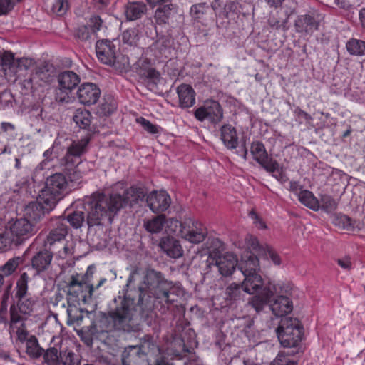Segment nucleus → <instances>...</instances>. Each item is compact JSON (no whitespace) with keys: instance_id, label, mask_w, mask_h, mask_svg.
I'll list each match as a JSON object with an SVG mask.
<instances>
[{"instance_id":"nucleus-1","label":"nucleus","mask_w":365,"mask_h":365,"mask_svg":"<svg viewBox=\"0 0 365 365\" xmlns=\"http://www.w3.org/2000/svg\"><path fill=\"white\" fill-rule=\"evenodd\" d=\"M90 139L87 137L71 140L66 153L58 158L56 167L59 172L47 178L41 195L46 197L50 205H56L63 198L68 187V180L78 181L87 172L88 162L83 155L88 151Z\"/></svg>"},{"instance_id":"nucleus-2","label":"nucleus","mask_w":365,"mask_h":365,"mask_svg":"<svg viewBox=\"0 0 365 365\" xmlns=\"http://www.w3.org/2000/svg\"><path fill=\"white\" fill-rule=\"evenodd\" d=\"M136 313V306L133 299L129 295L115 297L109 305L108 314H103L91 329V334L96 340L107 346L111 356L120 351L119 331H130L131 321Z\"/></svg>"},{"instance_id":"nucleus-3","label":"nucleus","mask_w":365,"mask_h":365,"mask_svg":"<svg viewBox=\"0 0 365 365\" xmlns=\"http://www.w3.org/2000/svg\"><path fill=\"white\" fill-rule=\"evenodd\" d=\"M237 268L243 274L244 291L250 294H255L249 301V304L257 312L262 311L264 306L271 300L274 292L282 289L279 284L269 282L264 286L262 277L259 274V262L256 255L247 253L242 256L237 261Z\"/></svg>"},{"instance_id":"nucleus-4","label":"nucleus","mask_w":365,"mask_h":365,"mask_svg":"<svg viewBox=\"0 0 365 365\" xmlns=\"http://www.w3.org/2000/svg\"><path fill=\"white\" fill-rule=\"evenodd\" d=\"M103 192H94L86 197L83 203V209L87 213L86 223L88 227H102L112 223L114 217L119 212L120 205L119 198Z\"/></svg>"},{"instance_id":"nucleus-5","label":"nucleus","mask_w":365,"mask_h":365,"mask_svg":"<svg viewBox=\"0 0 365 365\" xmlns=\"http://www.w3.org/2000/svg\"><path fill=\"white\" fill-rule=\"evenodd\" d=\"M165 283V280L160 272L154 269H148L146 271L143 284L139 286L137 292L138 294V302H135V299L133 298L136 306V312L139 309L140 314H143L145 311L151 309L152 296L156 298H168V292L160 289ZM125 294L129 295L131 298L128 290L126 291V293L123 297Z\"/></svg>"},{"instance_id":"nucleus-6","label":"nucleus","mask_w":365,"mask_h":365,"mask_svg":"<svg viewBox=\"0 0 365 365\" xmlns=\"http://www.w3.org/2000/svg\"><path fill=\"white\" fill-rule=\"evenodd\" d=\"M303 333V327L296 318L282 319L277 329L279 341L285 348L297 347L302 341Z\"/></svg>"},{"instance_id":"nucleus-7","label":"nucleus","mask_w":365,"mask_h":365,"mask_svg":"<svg viewBox=\"0 0 365 365\" xmlns=\"http://www.w3.org/2000/svg\"><path fill=\"white\" fill-rule=\"evenodd\" d=\"M96 51L101 63L110 66L120 72L128 71V58L125 56L117 57L116 47L108 39L98 41L96 44Z\"/></svg>"},{"instance_id":"nucleus-8","label":"nucleus","mask_w":365,"mask_h":365,"mask_svg":"<svg viewBox=\"0 0 365 365\" xmlns=\"http://www.w3.org/2000/svg\"><path fill=\"white\" fill-rule=\"evenodd\" d=\"M212 242L215 245V247H209L208 259L210 263L215 264L222 276L231 275L237 267V257L232 253L222 255L223 243L217 239L213 240Z\"/></svg>"},{"instance_id":"nucleus-9","label":"nucleus","mask_w":365,"mask_h":365,"mask_svg":"<svg viewBox=\"0 0 365 365\" xmlns=\"http://www.w3.org/2000/svg\"><path fill=\"white\" fill-rule=\"evenodd\" d=\"M323 19V15L317 10H310L297 15L293 24L294 31L302 36H312L319 29Z\"/></svg>"},{"instance_id":"nucleus-10","label":"nucleus","mask_w":365,"mask_h":365,"mask_svg":"<svg viewBox=\"0 0 365 365\" xmlns=\"http://www.w3.org/2000/svg\"><path fill=\"white\" fill-rule=\"evenodd\" d=\"M194 116L199 121L207 120L216 124L222 120L223 110L217 101L208 99L195 110Z\"/></svg>"},{"instance_id":"nucleus-11","label":"nucleus","mask_w":365,"mask_h":365,"mask_svg":"<svg viewBox=\"0 0 365 365\" xmlns=\"http://www.w3.org/2000/svg\"><path fill=\"white\" fill-rule=\"evenodd\" d=\"M9 231L16 240V246H19L33 236L37 230L34 223L21 217L11 222Z\"/></svg>"},{"instance_id":"nucleus-12","label":"nucleus","mask_w":365,"mask_h":365,"mask_svg":"<svg viewBox=\"0 0 365 365\" xmlns=\"http://www.w3.org/2000/svg\"><path fill=\"white\" fill-rule=\"evenodd\" d=\"M34 301L30 298H19L16 303L10 306V328L16 327L19 322H25L33 311Z\"/></svg>"},{"instance_id":"nucleus-13","label":"nucleus","mask_w":365,"mask_h":365,"mask_svg":"<svg viewBox=\"0 0 365 365\" xmlns=\"http://www.w3.org/2000/svg\"><path fill=\"white\" fill-rule=\"evenodd\" d=\"M294 6L284 3L276 12L271 13L267 20L268 26L273 30L287 31L289 30V18L295 13Z\"/></svg>"},{"instance_id":"nucleus-14","label":"nucleus","mask_w":365,"mask_h":365,"mask_svg":"<svg viewBox=\"0 0 365 365\" xmlns=\"http://www.w3.org/2000/svg\"><path fill=\"white\" fill-rule=\"evenodd\" d=\"M207 234L206 227L199 221L184 217V240L193 244L202 242Z\"/></svg>"},{"instance_id":"nucleus-15","label":"nucleus","mask_w":365,"mask_h":365,"mask_svg":"<svg viewBox=\"0 0 365 365\" xmlns=\"http://www.w3.org/2000/svg\"><path fill=\"white\" fill-rule=\"evenodd\" d=\"M251 153L253 158L266 171L269 173L275 172L279 166L277 160L269 156L264 144L262 142H253L251 145Z\"/></svg>"},{"instance_id":"nucleus-16","label":"nucleus","mask_w":365,"mask_h":365,"mask_svg":"<svg viewBox=\"0 0 365 365\" xmlns=\"http://www.w3.org/2000/svg\"><path fill=\"white\" fill-rule=\"evenodd\" d=\"M103 20L98 16H92L88 21V25L78 26L74 32V36L78 41L91 43L96 38V32L102 26Z\"/></svg>"},{"instance_id":"nucleus-17","label":"nucleus","mask_w":365,"mask_h":365,"mask_svg":"<svg viewBox=\"0 0 365 365\" xmlns=\"http://www.w3.org/2000/svg\"><path fill=\"white\" fill-rule=\"evenodd\" d=\"M56 205H50L46 197L41 195L37 201L29 203L24 210L26 218L34 222H39L46 215L55 207Z\"/></svg>"},{"instance_id":"nucleus-18","label":"nucleus","mask_w":365,"mask_h":365,"mask_svg":"<svg viewBox=\"0 0 365 365\" xmlns=\"http://www.w3.org/2000/svg\"><path fill=\"white\" fill-rule=\"evenodd\" d=\"M146 203L153 212L161 213L169 208L171 198L164 190H153L147 195Z\"/></svg>"},{"instance_id":"nucleus-19","label":"nucleus","mask_w":365,"mask_h":365,"mask_svg":"<svg viewBox=\"0 0 365 365\" xmlns=\"http://www.w3.org/2000/svg\"><path fill=\"white\" fill-rule=\"evenodd\" d=\"M113 200H115V197L119 198L120 205H119V210L126 205L132 206L138 203L140 200L145 196V192L143 187L132 186L128 189L123 191V194L112 193Z\"/></svg>"},{"instance_id":"nucleus-20","label":"nucleus","mask_w":365,"mask_h":365,"mask_svg":"<svg viewBox=\"0 0 365 365\" xmlns=\"http://www.w3.org/2000/svg\"><path fill=\"white\" fill-rule=\"evenodd\" d=\"M101 96V90L93 83L81 84L77 91V98L81 104L91 106L95 104Z\"/></svg>"},{"instance_id":"nucleus-21","label":"nucleus","mask_w":365,"mask_h":365,"mask_svg":"<svg viewBox=\"0 0 365 365\" xmlns=\"http://www.w3.org/2000/svg\"><path fill=\"white\" fill-rule=\"evenodd\" d=\"M53 227L46 237V244L50 247L56 243H63L68 234V226L64 220L56 218L51 222Z\"/></svg>"},{"instance_id":"nucleus-22","label":"nucleus","mask_w":365,"mask_h":365,"mask_svg":"<svg viewBox=\"0 0 365 365\" xmlns=\"http://www.w3.org/2000/svg\"><path fill=\"white\" fill-rule=\"evenodd\" d=\"M213 11L216 16H221V14H217L215 5L210 8L206 3H200L192 6L190 9V15L195 21L201 23L202 25H207L208 21L212 19Z\"/></svg>"},{"instance_id":"nucleus-23","label":"nucleus","mask_w":365,"mask_h":365,"mask_svg":"<svg viewBox=\"0 0 365 365\" xmlns=\"http://www.w3.org/2000/svg\"><path fill=\"white\" fill-rule=\"evenodd\" d=\"M85 287V283L79 279V275H72L67 284V303L71 302H82V289Z\"/></svg>"},{"instance_id":"nucleus-24","label":"nucleus","mask_w":365,"mask_h":365,"mask_svg":"<svg viewBox=\"0 0 365 365\" xmlns=\"http://www.w3.org/2000/svg\"><path fill=\"white\" fill-rule=\"evenodd\" d=\"M52 259V252L46 250H40L32 257L31 267L36 274H40L49 267Z\"/></svg>"},{"instance_id":"nucleus-25","label":"nucleus","mask_w":365,"mask_h":365,"mask_svg":"<svg viewBox=\"0 0 365 365\" xmlns=\"http://www.w3.org/2000/svg\"><path fill=\"white\" fill-rule=\"evenodd\" d=\"M58 85L66 91H73L81 82L79 75L72 71H63L57 76Z\"/></svg>"},{"instance_id":"nucleus-26","label":"nucleus","mask_w":365,"mask_h":365,"mask_svg":"<svg viewBox=\"0 0 365 365\" xmlns=\"http://www.w3.org/2000/svg\"><path fill=\"white\" fill-rule=\"evenodd\" d=\"M272 313L278 317H284L292 312V302L287 297L278 296L270 305Z\"/></svg>"},{"instance_id":"nucleus-27","label":"nucleus","mask_w":365,"mask_h":365,"mask_svg":"<svg viewBox=\"0 0 365 365\" xmlns=\"http://www.w3.org/2000/svg\"><path fill=\"white\" fill-rule=\"evenodd\" d=\"M220 136L224 145L227 149L237 148L239 144V138L235 127L230 124H225L220 128Z\"/></svg>"},{"instance_id":"nucleus-28","label":"nucleus","mask_w":365,"mask_h":365,"mask_svg":"<svg viewBox=\"0 0 365 365\" xmlns=\"http://www.w3.org/2000/svg\"><path fill=\"white\" fill-rule=\"evenodd\" d=\"M55 74V68L50 63H43L39 65L36 71L32 74L30 81H41L43 83H50L52 81Z\"/></svg>"},{"instance_id":"nucleus-29","label":"nucleus","mask_w":365,"mask_h":365,"mask_svg":"<svg viewBox=\"0 0 365 365\" xmlns=\"http://www.w3.org/2000/svg\"><path fill=\"white\" fill-rule=\"evenodd\" d=\"M147 11L146 5L140 1L128 3L124 8V14L128 21H135L140 19Z\"/></svg>"},{"instance_id":"nucleus-30","label":"nucleus","mask_w":365,"mask_h":365,"mask_svg":"<svg viewBox=\"0 0 365 365\" xmlns=\"http://www.w3.org/2000/svg\"><path fill=\"white\" fill-rule=\"evenodd\" d=\"M160 245L170 257L178 258L182 255L180 242L173 237L163 238Z\"/></svg>"},{"instance_id":"nucleus-31","label":"nucleus","mask_w":365,"mask_h":365,"mask_svg":"<svg viewBox=\"0 0 365 365\" xmlns=\"http://www.w3.org/2000/svg\"><path fill=\"white\" fill-rule=\"evenodd\" d=\"M88 240L90 244L97 250H102L107 246L106 233L101 227H98V230L94 232L91 227H88Z\"/></svg>"},{"instance_id":"nucleus-32","label":"nucleus","mask_w":365,"mask_h":365,"mask_svg":"<svg viewBox=\"0 0 365 365\" xmlns=\"http://www.w3.org/2000/svg\"><path fill=\"white\" fill-rule=\"evenodd\" d=\"M298 200L304 206L314 211H318L320 209V203L318 199L309 190H300L298 193Z\"/></svg>"},{"instance_id":"nucleus-33","label":"nucleus","mask_w":365,"mask_h":365,"mask_svg":"<svg viewBox=\"0 0 365 365\" xmlns=\"http://www.w3.org/2000/svg\"><path fill=\"white\" fill-rule=\"evenodd\" d=\"M69 144H67L66 146H62L61 142L58 140H56L52 146L47 149L43 154V156L44 157V160L43 163H45L46 161L50 162L53 159V156L57 158V161L58 160L59 158H61L62 155L66 153V149Z\"/></svg>"},{"instance_id":"nucleus-34","label":"nucleus","mask_w":365,"mask_h":365,"mask_svg":"<svg viewBox=\"0 0 365 365\" xmlns=\"http://www.w3.org/2000/svg\"><path fill=\"white\" fill-rule=\"evenodd\" d=\"M43 350L44 349L40 346L37 338L34 335H31L26 344V353L27 355L33 359H38L43 354Z\"/></svg>"},{"instance_id":"nucleus-35","label":"nucleus","mask_w":365,"mask_h":365,"mask_svg":"<svg viewBox=\"0 0 365 365\" xmlns=\"http://www.w3.org/2000/svg\"><path fill=\"white\" fill-rule=\"evenodd\" d=\"M68 315L67 324L68 325L76 324L79 326L83 319V312L81 309L78 308L76 305L68 304L66 308Z\"/></svg>"},{"instance_id":"nucleus-36","label":"nucleus","mask_w":365,"mask_h":365,"mask_svg":"<svg viewBox=\"0 0 365 365\" xmlns=\"http://www.w3.org/2000/svg\"><path fill=\"white\" fill-rule=\"evenodd\" d=\"M91 113L86 110L77 109L73 116V120L76 124L82 129L88 128L91 123Z\"/></svg>"},{"instance_id":"nucleus-37","label":"nucleus","mask_w":365,"mask_h":365,"mask_svg":"<svg viewBox=\"0 0 365 365\" xmlns=\"http://www.w3.org/2000/svg\"><path fill=\"white\" fill-rule=\"evenodd\" d=\"M173 11H175V7L173 4L158 7L155 13L156 22L158 24H165Z\"/></svg>"},{"instance_id":"nucleus-38","label":"nucleus","mask_w":365,"mask_h":365,"mask_svg":"<svg viewBox=\"0 0 365 365\" xmlns=\"http://www.w3.org/2000/svg\"><path fill=\"white\" fill-rule=\"evenodd\" d=\"M165 222V216L160 215L145 223V230L150 233H159L163 230Z\"/></svg>"},{"instance_id":"nucleus-39","label":"nucleus","mask_w":365,"mask_h":365,"mask_svg":"<svg viewBox=\"0 0 365 365\" xmlns=\"http://www.w3.org/2000/svg\"><path fill=\"white\" fill-rule=\"evenodd\" d=\"M346 48L351 55L362 56L365 53V41L352 38L346 43Z\"/></svg>"},{"instance_id":"nucleus-40","label":"nucleus","mask_w":365,"mask_h":365,"mask_svg":"<svg viewBox=\"0 0 365 365\" xmlns=\"http://www.w3.org/2000/svg\"><path fill=\"white\" fill-rule=\"evenodd\" d=\"M60 365H79L80 357L73 351L65 349L60 351Z\"/></svg>"},{"instance_id":"nucleus-41","label":"nucleus","mask_w":365,"mask_h":365,"mask_svg":"<svg viewBox=\"0 0 365 365\" xmlns=\"http://www.w3.org/2000/svg\"><path fill=\"white\" fill-rule=\"evenodd\" d=\"M66 220L75 229L80 228L86 222L85 213L82 210H75L66 216Z\"/></svg>"},{"instance_id":"nucleus-42","label":"nucleus","mask_w":365,"mask_h":365,"mask_svg":"<svg viewBox=\"0 0 365 365\" xmlns=\"http://www.w3.org/2000/svg\"><path fill=\"white\" fill-rule=\"evenodd\" d=\"M116 108V102L113 98L108 96L103 99V102L99 106L97 113L99 115L106 116L113 113Z\"/></svg>"},{"instance_id":"nucleus-43","label":"nucleus","mask_w":365,"mask_h":365,"mask_svg":"<svg viewBox=\"0 0 365 365\" xmlns=\"http://www.w3.org/2000/svg\"><path fill=\"white\" fill-rule=\"evenodd\" d=\"M44 362L47 365H60V351L56 347H50L46 350H43Z\"/></svg>"},{"instance_id":"nucleus-44","label":"nucleus","mask_w":365,"mask_h":365,"mask_svg":"<svg viewBox=\"0 0 365 365\" xmlns=\"http://www.w3.org/2000/svg\"><path fill=\"white\" fill-rule=\"evenodd\" d=\"M198 344L196 340V334L195 331L189 329V330L184 334V359H185V353H191L190 349L197 347Z\"/></svg>"},{"instance_id":"nucleus-45","label":"nucleus","mask_w":365,"mask_h":365,"mask_svg":"<svg viewBox=\"0 0 365 365\" xmlns=\"http://www.w3.org/2000/svg\"><path fill=\"white\" fill-rule=\"evenodd\" d=\"M332 222L334 225L343 230H352L354 229L351 219L346 215L341 213L336 214L333 217Z\"/></svg>"},{"instance_id":"nucleus-46","label":"nucleus","mask_w":365,"mask_h":365,"mask_svg":"<svg viewBox=\"0 0 365 365\" xmlns=\"http://www.w3.org/2000/svg\"><path fill=\"white\" fill-rule=\"evenodd\" d=\"M28 281L29 276L27 273L24 272L21 274L19 279L16 283V292L15 294V297L19 298H24L26 297L27 290H28Z\"/></svg>"},{"instance_id":"nucleus-47","label":"nucleus","mask_w":365,"mask_h":365,"mask_svg":"<svg viewBox=\"0 0 365 365\" xmlns=\"http://www.w3.org/2000/svg\"><path fill=\"white\" fill-rule=\"evenodd\" d=\"M16 246V240L9 230L0 233V252H5Z\"/></svg>"},{"instance_id":"nucleus-48","label":"nucleus","mask_w":365,"mask_h":365,"mask_svg":"<svg viewBox=\"0 0 365 365\" xmlns=\"http://www.w3.org/2000/svg\"><path fill=\"white\" fill-rule=\"evenodd\" d=\"M139 40V31L136 28L128 29L122 34V41L130 46H135Z\"/></svg>"},{"instance_id":"nucleus-49","label":"nucleus","mask_w":365,"mask_h":365,"mask_svg":"<svg viewBox=\"0 0 365 365\" xmlns=\"http://www.w3.org/2000/svg\"><path fill=\"white\" fill-rule=\"evenodd\" d=\"M10 329V332L14 331V329L16 330V341L20 343H27V340L31 335H29V332L26 329L25 322H19L16 327Z\"/></svg>"},{"instance_id":"nucleus-50","label":"nucleus","mask_w":365,"mask_h":365,"mask_svg":"<svg viewBox=\"0 0 365 365\" xmlns=\"http://www.w3.org/2000/svg\"><path fill=\"white\" fill-rule=\"evenodd\" d=\"M85 287L82 289V302L84 304H89L93 298L98 295L95 291L94 285L91 283L85 282Z\"/></svg>"},{"instance_id":"nucleus-51","label":"nucleus","mask_w":365,"mask_h":365,"mask_svg":"<svg viewBox=\"0 0 365 365\" xmlns=\"http://www.w3.org/2000/svg\"><path fill=\"white\" fill-rule=\"evenodd\" d=\"M196 93L191 86L184 83V108H190L195 104Z\"/></svg>"},{"instance_id":"nucleus-52","label":"nucleus","mask_w":365,"mask_h":365,"mask_svg":"<svg viewBox=\"0 0 365 365\" xmlns=\"http://www.w3.org/2000/svg\"><path fill=\"white\" fill-rule=\"evenodd\" d=\"M15 63L14 54L10 51H4L0 56V68L4 74Z\"/></svg>"},{"instance_id":"nucleus-53","label":"nucleus","mask_w":365,"mask_h":365,"mask_svg":"<svg viewBox=\"0 0 365 365\" xmlns=\"http://www.w3.org/2000/svg\"><path fill=\"white\" fill-rule=\"evenodd\" d=\"M138 74L140 77L150 80L154 84H157L160 79L159 72L153 68L146 69L141 67L139 69Z\"/></svg>"},{"instance_id":"nucleus-54","label":"nucleus","mask_w":365,"mask_h":365,"mask_svg":"<svg viewBox=\"0 0 365 365\" xmlns=\"http://www.w3.org/2000/svg\"><path fill=\"white\" fill-rule=\"evenodd\" d=\"M244 289L243 284L242 285L236 283L230 284L226 288V299L229 300H235L236 299L240 294L241 290Z\"/></svg>"},{"instance_id":"nucleus-55","label":"nucleus","mask_w":365,"mask_h":365,"mask_svg":"<svg viewBox=\"0 0 365 365\" xmlns=\"http://www.w3.org/2000/svg\"><path fill=\"white\" fill-rule=\"evenodd\" d=\"M242 5L237 1H229L225 6L224 11L222 12L224 18H227L230 14H238L240 12Z\"/></svg>"},{"instance_id":"nucleus-56","label":"nucleus","mask_w":365,"mask_h":365,"mask_svg":"<svg viewBox=\"0 0 365 365\" xmlns=\"http://www.w3.org/2000/svg\"><path fill=\"white\" fill-rule=\"evenodd\" d=\"M69 7L68 0H54L52 5V11L56 15L63 16Z\"/></svg>"},{"instance_id":"nucleus-57","label":"nucleus","mask_w":365,"mask_h":365,"mask_svg":"<svg viewBox=\"0 0 365 365\" xmlns=\"http://www.w3.org/2000/svg\"><path fill=\"white\" fill-rule=\"evenodd\" d=\"M136 122L140 124L145 130L151 134H157L161 130L160 127L151 123L148 120L140 117L136 119Z\"/></svg>"},{"instance_id":"nucleus-58","label":"nucleus","mask_w":365,"mask_h":365,"mask_svg":"<svg viewBox=\"0 0 365 365\" xmlns=\"http://www.w3.org/2000/svg\"><path fill=\"white\" fill-rule=\"evenodd\" d=\"M321 202L322 206H320V207L326 212L334 211L337 207L336 200L329 195H324L321 198Z\"/></svg>"},{"instance_id":"nucleus-59","label":"nucleus","mask_w":365,"mask_h":365,"mask_svg":"<svg viewBox=\"0 0 365 365\" xmlns=\"http://www.w3.org/2000/svg\"><path fill=\"white\" fill-rule=\"evenodd\" d=\"M20 262V257L10 259L4 265L0 268V270L5 275L8 276L16 270Z\"/></svg>"},{"instance_id":"nucleus-60","label":"nucleus","mask_w":365,"mask_h":365,"mask_svg":"<svg viewBox=\"0 0 365 365\" xmlns=\"http://www.w3.org/2000/svg\"><path fill=\"white\" fill-rule=\"evenodd\" d=\"M21 0H0V16L7 15Z\"/></svg>"},{"instance_id":"nucleus-61","label":"nucleus","mask_w":365,"mask_h":365,"mask_svg":"<svg viewBox=\"0 0 365 365\" xmlns=\"http://www.w3.org/2000/svg\"><path fill=\"white\" fill-rule=\"evenodd\" d=\"M264 252L266 257L269 258L275 265L281 264L280 256L271 246L266 245Z\"/></svg>"},{"instance_id":"nucleus-62","label":"nucleus","mask_w":365,"mask_h":365,"mask_svg":"<svg viewBox=\"0 0 365 365\" xmlns=\"http://www.w3.org/2000/svg\"><path fill=\"white\" fill-rule=\"evenodd\" d=\"M248 215L257 228L260 230L267 229L266 223L264 222L262 218L255 211V210H252L249 212Z\"/></svg>"},{"instance_id":"nucleus-63","label":"nucleus","mask_w":365,"mask_h":365,"mask_svg":"<svg viewBox=\"0 0 365 365\" xmlns=\"http://www.w3.org/2000/svg\"><path fill=\"white\" fill-rule=\"evenodd\" d=\"M71 91H66L63 88L58 87L56 90L55 99L60 103L68 102Z\"/></svg>"},{"instance_id":"nucleus-64","label":"nucleus","mask_w":365,"mask_h":365,"mask_svg":"<svg viewBox=\"0 0 365 365\" xmlns=\"http://www.w3.org/2000/svg\"><path fill=\"white\" fill-rule=\"evenodd\" d=\"M13 100L12 94L6 90L0 92V106L5 107L11 105Z\"/></svg>"}]
</instances>
